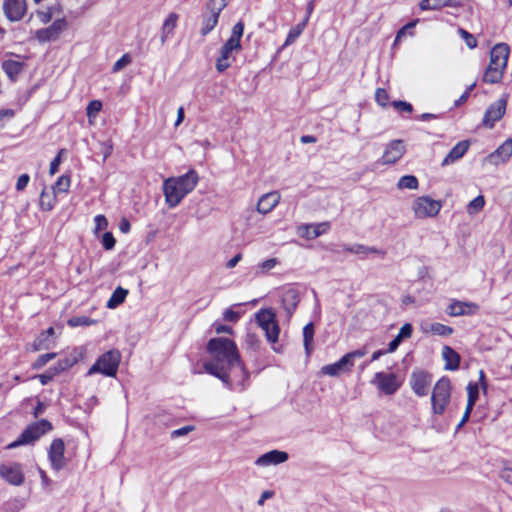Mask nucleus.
Returning a JSON list of instances; mask_svg holds the SVG:
<instances>
[{"label":"nucleus","instance_id":"nucleus-1","mask_svg":"<svg viewBox=\"0 0 512 512\" xmlns=\"http://www.w3.org/2000/svg\"><path fill=\"white\" fill-rule=\"evenodd\" d=\"M207 352L211 360L203 363L205 372L220 379L224 385L232 386L227 369L245 376V367L233 340L226 337L211 338L207 343Z\"/></svg>","mask_w":512,"mask_h":512},{"label":"nucleus","instance_id":"nucleus-2","mask_svg":"<svg viewBox=\"0 0 512 512\" xmlns=\"http://www.w3.org/2000/svg\"><path fill=\"white\" fill-rule=\"evenodd\" d=\"M199 181L198 174L191 169L179 177H171L164 181L163 192L169 207H176L182 199L194 190Z\"/></svg>","mask_w":512,"mask_h":512},{"label":"nucleus","instance_id":"nucleus-3","mask_svg":"<svg viewBox=\"0 0 512 512\" xmlns=\"http://www.w3.org/2000/svg\"><path fill=\"white\" fill-rule=\"evenodd\" d=\"M121 362V353L117 349H111L100 355L89 368L87 375L102 374L106 377H115Z\"/></svg>","mask_w":512,"mask_h":512},{"label":"nucleus","instance_id":"nucleus-4","mask_svg":"<svg viewBox=\"0 0 512 512\" xmlns=\"http://www.w3.org/2000/svg\"><path fill=\"white\" fill-rule=\"evenodd\" d=\"M451 381L447 376L440 378L432 391L431 395V408L434 415H442L451 398Z\"/></svg>","mask_w":512,"mask_h":512},{"label":"nucleus","instance_id":"nucleus-5","mask_svg":"<svg viewBox=\"0 0 512 512\" xmlns=\"http://www.w3.org/2000/svg\"><path fill=\"white\" fill-rule=\"evenodd\" d=\"M52 428V424L46 419L32 423L22 431V433L15 441L8 444L6 449H14L22 445L32 444L42 435L51 431Z\"/></svg>","mask_w":512,"mask_h":512},{"label":"nucleus","instance_id":"nucleus-6","mask_svg":"<svg viewBox=\"0 0 512 512\" xmlns=\"http://www.w3.org/2000/svg\"><path fill=\"white\" fill-rule=\"evenodd\" d=\"M227 6L226 0H208L205 5V12L201 15L200 34L208 35L218 24L221 12Z\"/></svg>","mask_w":512,"mask_h":512},{"label":"nucleus","instance_id":"nucleus-7","mask_svg":"<svg viewBox=\"0 0 512 512\" xmlns=\"http://www.w3.org/2000/svg\"><path fill=\"white\" fill-rule=\"evenodd\" d=\"M256 322L265 332L268 342L276 343L279 337L280 328L276 321V315L272 309H261L256 315Z\"/></svg>","mask_w":512,"mask_h":512},{"label":"nucleus","instance_id":"nucleus-8","mask_svg":"<svg viewBox=\"0 0 512 512\" xmlns=\"http://www.w3.org/2000/svg\"><path fill=\"white\" fill-rule=\"evenodd\" d=\"M441 209V203L428 196L418 197L413 203V211L417 218L436 216Z\"/></svg>","mask_w":512,"mask_h":512},{"label":"nucleus","instance_id":"nucleus-9","mask_svg":"<svg viewBox=\"0 0 512 512\" xmlns=\"http://www.w3.org/2000/svg\"><path fill=\"white\" fill-rule=\"evenodd\" d=\"M371 384L386 395H393L401 386L397 376L394 373L377 372L374 374Z\"/></svg>","mask_w":512,"mask_h":512},{"label":"nucleus","instance_id":"nucleus-10","mask_svg":"<svg viewBox=\"0 0 512 512\" xmlns=\"http://www.w3.org/2000/svg\"><path fill=\"white\" fill-rule=\"evenodd\" d=\"M431 382L432 375L424 370L414 371L410 377L411 389L419 397H423L428 394Z\"/></svg>","mask_w":512,"mask_h":512},{"label":"nucleus","instance_id":"nucleus-11","mask_svg":"<svg viewBox=\"0 0 512 512\" xmlns=\"http://www.w3.org/2000/svg\"><path fill=\"white\" fill-rule=\"evenodd\" d=\"M64 451V441L61 438L54 439L48 450V458L55 471H60L66 466Z\"/></svg>","mask_w":512,"mask_h":512},{"label":"nucleus","instance_id":"nucleus-12","mask_svg":"<svg viewBox=\"0 0 512 512\" xmlns=\"http://www.w3.org/2000/svg\"><path fill=\"white\" fill-rule=\"evenodd\" d=\"M241 50V45H236L234 41H226L220 49V54L216 60V70L220 73L227 70L230 65V59H235L233 53Z\"/></svg>","mask_w":512,"mask_h":512},{"label":"nucleus","instance_id":"nucleus-13","mask_svg":"<svg viewBox=\"0 0 512 512\" xmlns=\"http://www.w3.org/2000/svg\"><path fill=\"white\" fill-rule=\"evenodd\" d=\"M67 22L64 18L55 20L49 27L38 29L35 37L40 43H46L58 39L61 32L66 28Z\"/></svg>","mask_w":512,"mask_h":512},{"label":"nucleus","instance_id":"nucleus-14","mask_svg":"<svg viewBox=\"0 0 512 512\" xmlns=\"http://www.w3.org/2000/svg\"><path fill=\"white\" fill-rule=\"evenodd\" d=\"M26 11V0H3V12L10 22L20 21Z\"/></svg>","mask_w":512,"mask_h":512},{"label":"nucleus","instance_id":"nucleus-15","mask_svg":"<svg viewBox=\"0 0 512 512\" xmlns=\"http://www.w3.org/2000/svg\"><path fill=\"white\" fill-rule=\"evenodd\" d=\"M0 476L14 486H20L24 482V473L20 463L0 465Z\"/></svg>","mask_w":512,"mask_h":512},{"label":"nucleus","instance_id":"nucleus-16","mask_svg":"<svg viewBox=\"0 0 512 512\" xmlns=\"http://www.w3.org/2000/svg\"><path fill=\"white\" fill-rule=\"evenodd\" d=\"M506 105L507 101L503 98L492 103L485 111L482 121L483 125L488 128H493L495 123L504 116Z\"/></svg>","mask_w":512,"mask_h":512},{"label":"nucleus","instance_id":"nucleus-17","mask_svg":"<svg viewBox=\"0 0 512 512\" xmlns=\"http://www.w3.org/2000/svg\"><path fill=\"white\" fill-rule=\"evenodd\" d=\"M479 309L480 306L475 302L453 299L447 308V313L453 317L472 316L478 313Z\"/></svg>","mask_w":512,"mask_h":512},{"label":"nucleus","instance_id":"nucleus-18","mask_svg":"<svg viewBox=\"0 0 512 512\" xmlns=\"http://www.w3.org/2000/svg\"><path fill=\"white\" fill-rule=\"evenodd\" d=\"M509 46L506 43L496 44L490 51V63L491 66L505 71L507 67L509 57Z\"/></svg>","mask_w":512,"mask_h":512},{"label":"nucleus","instance_id":"nucleus-19","mask_svg":"<svg viewBox=\"0 0 512 512\" xmlns=\"http://www.w3.org/2000/svg\"><path fill=\"white\" fill-rule=\"evenodd\" d=\"M404 153L405 147L403 142L401 140H393L384 150L381 162L385 165L394 164L403 156Z\"/></svg>","mask_w":512,"mask_h":512},{"label":"nucleus","instance_id":"nucleus-20","mask_svg":"<svg viewBox=\"0 0 512 512\" xmlns=\"http://www.w3.org/2000/svg\"><path fill=\"white\" fill-rule=\"evenodd\" d=\"M289 455L285 451L271 450L259 456L255 460V465L259 467H267L271 465H278L288 460Z\"/></svg>","mask_w":512,"mask_h":512},{"label":"nucleus","instance_id":"nucleus-21","mask_svg":"<svg viewBox=\"0 0 512 512\" xmlns=\"http://www.w3.org/2000/svg\"><path fill=\"white\" fill-rule=\"evenodd\" d=\"M511 156L512 138H508L488 156V160L494 165H500L506 163Z\"/></svg>","mask_w":512,"mask_h":512},{"label":"nucleus","instance_id":"nucleus-22","mask_svg":"<svg viewBox=\"0 0 512 512\" xmlns=\"http://www.w3.org/2000/svg\"><path fill=\"white\" fill-rule=\"evenodd\" d=\"M354 363L348 361L345 355H343L338 361L332 364L324 365L321 372L324 375L331 377H338L343 373L351 371Z\"/></svg>","mask_w":512,"mask_h":512},{"label":"nucleus","instance_id":"nucleus-23","mask_svg":"<svg viewBox=\"0 0 512 512\" xmlns=\"http://www.w3.org/2000/svg\"><path fill=\"white\" fill-rule=\"evenodd\" d=\"M281 196L277 191H272L262 195L257 203V211L260 214L271 212L280 202Z\"/></svg>","mask_w":512,"mask_h":512},{"label":"nucleus","instance_id":"nucleus-24","mask_svg":"<svg viewBox=\"0 0 512 512\" xmlns=\"http://www.w3.org/2000/svg\"><path fill=\"white\" fill-rule=\"evenodd\" d=\"M300 301V295L297 289L288 288L286 289L281 298L282 306L287 313L288 317H291L296 310Z\"/></svg>","mask_w":512,"mask_h":512},{"label":"nucleus","instance_id":"nucleus-25","mask_svg":"<svg viewBox=\"0 0 512 512\" xmlns=\"http://www.w3.org/2000/svg\"><path fill=\"white\" fill-rule=\"evenodd\" d=\"M469 146L470 142L468 140L458 142L443 159L441 166H448L461 159L468 151Z\"/></svg>","mask_w":512,"mask_h":512},{"label":"nucleus","instance_id":"nucleus-26","mask_svg":"<svg viewBox=\"0 0 512 512\" xmlns=\"http://www.w3.org/2000/svg\"><path fill=\"white\" fill-rule=\"evenodd\" d=\"M330 229L328 222H322L318 224L303 225L299 228L300 235L307 239H315L322 234L326 233Z\"/></svg>","mask_w":512,"mask_h":512},{"label":"nucleus","instance_id":"nucleus-27","mask_svg":"<svg viewBox=\"0 0 512 512\" xmlns=\"http://www.w3.org/2000/svg\"><path fill=\"white\" fill-rule=\"evenodd\" d=\"M343 250L353 253V254L361 255L363 257H366L368 254H371V253L378 254L382 257H384L386 255V251H384L382 249H378L373 246H366V245L358 244V243L352 244V245L344 244Z\"/></svg>","mask_w":512,"mask_h":512},{"label":"nucleus","instance_id":"nucleus-28","mask_svg":"<svg viewBox=\"0 0 512 512\" xmlns=\"http://www.w3.org/2000/svg\"><path fill=\"white\" fill-rule=\"evenodd\" d=\"M227 372L230 376V381H231L232 386H228V385H224V386L233 391H238V392L244 391L247 387L249 372L245 369V376H243V377L238 371H233V370L227 369Z\"/></svg>","mask_w":512,"mask_h":512},{"label":"nucleus","instance_id":"nucleus-29","mask_svg":"<svg viewBox=\"0 0 512 512\" xmlns=\"http://www.w3.org/2000/svg\"><path fill=\"white\" fill-rule=\"evenodd\" d=\"M461 0H422L419 3V8L422 11L426 10H439L443 7H459Z\"/></svg>","mask_w":512,"mask_h":512},{"label":"nucleus","instance_id":"nucleus-30","mask_svg":"<svg viewBox=\"0 0 512 512\" xmlns=\"http://www.w3.org/2000/svg\"><path fill=\"white\" fill-rule=\"evenodd\" d=\"M442 357L445 360V370L455 371L460 365V355L450 346H444Z\"/></svg>","mask_w":512,"mask_h":512},{"label":"nucleus","instance_id":"nucleus-31","mask_svg":"<svg viewBox=\"0 0 512 512\" xmlns=\"http://www.w3.org/2000/svg\"><path fill=\"white\" fill-rule=\"evenodd\" d=\"M24 63L12 59L4 60L2 62V69L11 80H16L18 75L22 72Z\"/></svg>","mask_w":512,"mask_h":512},{"label":"nucleus","instance_id":"nucleus-32","mask_svg":"<svg viewBox=\"0 0 512 512\" xmlns=\"http://www.w3.org/2000/svg\"><path fill=\"white\" fill-rule=\"evenodd\" d=\"M179 19L178 14L172 12L165 19L162 26L161 42L164 44L166 40L173 35L174 29L176 28L177 21Z\"/></svg>","mask_w":512,"mask_h":512},{"label":"nucleus","instance_id":"nucleus-33","mask_svg":"<svg viewBox=\"0 0 512 512\" xmlns=\"http://www.w3.org/2000/svg\"><path fill=\"white\" fill-rule=\"evenodd\" d=\"M127 295H128L127 289H124L122 287H117L113 291L109 300L107 301V307L109 309H115L116 307H118L120 304H122L125 301Z\"/></svg>","mask_w":512,"mask_h":512},{"label":"nucleus","instance_id":"nucleus-34","mask_svg":"<svg viewBox=\"0 0 512 512\" xmlns=\"http://www.w3.org/2000/svg\"><path fill=\"white\" fill-rule=\"evenodd\" d=\"M503 73L504 71L496 68V66L488 65L483 75V81L489 84L499 83L503 77Z\"/></svg>","mask_w":512,"mask_h":512},{"label":"nucleus","instance_id":"nucleus-35","mask_svg":"<svg viewBox=\"0 0 512 512\" xmlns=\"http://www.w3.org/2000/svg\"><path fill=\"white\" fill-rule=\"evenodd\" d=\"M307 25V18H304L302 22L298 23L294 27H292L286 37L285 46L291 45L294 43L297 38L302 34L303 30L305 29Z\"/></svg>","mask_w":512,"mask_h":512},{"label":"nucleus","instance_id":"nucleus-36","mask_svg":"<svg viewBox=\"0 0 512 512\" xmlns=\"http://www.w3.org/2000/svg\"><path fill=\"white\" fill-rule=\"evenodd\" d=\"M314 338V325L312 322L307 323L303 328V344L307 355L311 353L312 342Z\"/></svg>","mask_w":512,"mask_h":512},{"label":"nucleus","instance_id":"nucleus-37","mask_svg":"<svg viewBox=\"0 0 512 512\" xmlns=\"http://www.w3.org/2000/svg\"><path fill=\"white\" fill-rule=\"evenodd\" d=\"M418 186V179L414 175L402 176L397 183L398 189L416 190Z\"/></svg>","mask_w":512,"mask_h":512},{"label":"nucleus","instance_id":"nucleus-38","mask_svg":"<svg viewBox=\"0 0 512 512\" xmlns=\"http://www.w3.org/2000/svg\"><path fill=\"white\" fill-rule=\"evenodd\" d=\"M429 331L432 332L434 335L446 337V336H450L454 330L450 326L435 322V323L430 324Z\"/></svg>","mask_w":512,"mask_h":512},{"label":"nucleus","instance_id":"nucleus-39","mask_svg":"<svg viewBox=\"0 0 512 512\" xmlns=\"http://www.w3.org/2000/svg\"><path fill=\"white\" fill-rule=\"evenodd\" d=\"M70 187V177L68 175L60 176L53 185V193H66Z\"/></svg>","mask_w":512,"mask_h":512},{"label":"nucleus","instance_id":"nucleus-40","mask_svg":"<svg viewBox=\"0 0 512 512\" xmlns=\"http://www.w3.org/2000/svg\"><path fill=\"white\" fill-rule=\"evenodd\" d=\"M96 323V320L91 319L87 316H76L72 317L68 320L67 324L70 327H78V326H90Z\"/></svg>","mask_w":512,"mask_h":512},{"label":"nucleus","instance_id":"nucleus-41","mask_svg":"<svg viewBox=\"0 0 512 512\" xmlns=\"http://www.w3.org/2000/svg\"><path fill=\"white\" fill-rule=\"evenodd\" d=\"M244 32V23L238 21L232 28L231 35L228 41H234L236 45H241L240 40Z\"/></svg>","mask_w":512,"mask_h":512},{"label":"nucleus","instance_id":"nucleus-42","mask_svg":"<svg viewBox=\"0 0 512 512\" xmlns=\"http://www.w3.org/2000/svg\"><path fill=\"white\" fill-rule=\"evenodd\" d=\"M484 205H485L484 197L482 195H478L473 200H471L469 202V204L467 205V212L469 214H475V213L479 212L480 210H482Z\"/></svg>","mask_w":512,"mask_h":512},{"label":"nucleus","instance_id":"nucleus-43","mask_svg":"<svg viewBox=\"0 0 512 512\" xmlns=\"http://www.w3.org/2000/svg\"><path fill=\"white\" fill-rule=\"evenodd\" d=\"M54 202V197L47 194L43 189L40 195V208L43 211H50L54 207Z\"/></svg>","mask_w":512,"mask_h":512},{"label":"nucleus","instance_id":"nucleus-44","mask_svg":"<svg viewBox=\"0 0 512 512\" xmlns=\"http://www.w3.org/2000/svg\"><path fill=\"white\" fill-rule=\"evenodd\" d=\"M245 344L247 348L257 351L260 347L261 341L259 337L254 333H247L245 337Z\"/></svg>","mask_w":512,"mask_h":512},{"label":"nucleus","instance_id":"nucleus-45","mask_svg":"<svg viewBox=\"0 0 512 512\" xmlns=\"http://www.w3.org/2000/svg\"><path fill=\"white\" fill-rule=\"evenodd\" d=\"M56 356H57V354L54 353V352L42 354L33 363L32 368L33 369H40L44 365H46L50 360L54 359Z\"/></svg>","mask_w":512,"mask_h":512},{"label":"nucleus","instance_id":"nucleus-46","mask_svg":"<svg viewBox=\"0 0 512 512\" xmlns=\"http://www.w3.org/2000/svg\"><path fill=\"white\" fill-rule=\"evenodd\" d=\"M75 363V360H71L69 358H64L58 361V363L52 367V370L58 375L59 373L69 369Z\"/></svg>","mask_w":512,"mask_h":512},{"label":"nucleus","instance_id":"nucleus-47","mask_svg":"<svg viewBox=\"0 0 512 512\" xmlns=\"http://www.w3.org/2000/svg\"><path fill=\"white\" fill-rule=\"evenodd\" d=\"M458 32L470 49L477 47V40L472 34L463 28H459Z\"/></svg>","mask_w":512,"mask_h":512},{"label":"nucleus","instance_id":"nucleus-48","mask_svg":"<svg viewBox=\"0 0 512 512\" xmlns=\"http://www.w3.org/2000/svg\"><path fill=\"white\" fill-rule=\"evenodd\" d=\"M131 62H132L131 56L126 53L114 63V65L112 67V71L118 72V71L122 70L124 67H126L127 65H129Z\"/></svg>","mask_w":512,"mask_h":512},{"label":"nucleus","instance_id":"nucleus-49","mask_svg":"<svg viewBox=\"0 0 512 512\" xmlns=\"http://www.w3.org/2000/svg\"><path fill=\"white\" fill-rule=\"evenodd\" d=\"M468 399L471 402H475L479 396V385L475 382H470L467 386Z\"/></svg>","mask_w":512,"mask_h":512},{"label":"nucleus","instance_id":"nucleus-50","mask_svg":"<svg viewBox=\"0 0 512 512\" xmlns=\"http://www.w3.org/2000/svg\"><path fill=\"white\" fill-rule=\"evenodd\" d=\"M375 100L380 106H387L389 101V95L383 88H378L375 92Z\"/></svg>","mask_w":512,"mask_h":512},{"label":"nucleus","instance_id":"nucleus-51","mask_svg":"<svg viewBox=\"0 0 512 512\" xmlns=\"http://www.w3.org/2000/svg\"><path fill=\"white\" fill-rule=\"evenodd\" d=\"M48 339H49V337H46V334H40L34 341V344H33L34 350L39 351V350H43V349H48L49 348Z\"/></svg>","mask_w":512,"mask_h":512},{"label":"nucleus","instance_id":"nucleus-52","mask_svg":"<svg viewBox=\"0 0 512 512\" xmlns=\"http://www.w3.org/2000/svg\"><path fill=\"white\" fill-rule=\"evenodd\" d=\"M115 238L111 232H105L102 236V245L104 249L111 250L115 246Z\"/></svg>","mask_w":512,"mask_h":512},{"label":"nucleus","instance_id":"nucleus-53","mask_svg":"<svg viewBox=\"0 0 512 512\" xmlns=\"http://www.w3.org/2000/svg\"><path fill=\"white\" fill-rule=\"evenodd\" d=\"M102 109V103L99 100L91 101L87 106V115L91 117L92 115L97 114Z\"/></svg>","mask_w":512,"mask_h":512},{"label":"nucleus","instance_id":"nucleus-54","mask_svg":"<svg viewBox=\"0 0 512 512\" xmlns=\"http://www.w3.org/2000/svg\"><path fill=\"white\" fill-rule=\"evenodd\" d=\"M392 105L394 106L395 109L401 112L411 113L413 110V107L410 103L402 100L393 101Z\"/></svg>","mask_w":512,"mask_h":512},{"label":"nucleus","instance_id":"nucleus-55","mask_svg":"<svg viewBox=\"0 0 512 512\" xmlns=\"http://www.w3.org/2000/svg\"><path fill=\"white\" fill-rule=\"evenodd\" d=\"M278 263L276 258H269L259 264V269L262 273H266L269 270L273 269Z\"/></svg>","mask_w":512,"mask_h":512},{"label":"nucleus","instance_id":"nucleus-56","mask_svg":"<svg viewBox=\"0 0 512 512\" xmlns=\"http://www.w3.org/2000/svg\"><path fill=\"white\" fill-rule=\"evenodd\" d=\"M367 354V349L365 347L361 349H357L354 351H351L349 353H346L345 356L348 359L349 362L354 363V360L357 358H361Z\"/></svg>","mask_w":512,"mask_h":512},{"label":"nucleus","instance_id":"nucleus-57","mask_svg":"<svg viewBox=\"0 0 512 512\" xmlns=\"http://www.w3.org/2000/svg\"><path fill=\"white\" fill-rule=\"evenodd\" d=\"M193 430H194V426L187 425V426L181 427L179 429L173 430L170 434V437L172 439H175V438L187 435L188 433H190Z\"/></svg>","mask_w":512,"mask_h":512},{"label":"nucleus","instance_id":"nucleus-58","mask_svg":"<svg viewBox=\"0 0 512 512\" xmlns=\"http://www.w3.org/2000/svg\"><path fill=\"white\" fill-rule=\"evenodd\" d=\"M57 374L55 373L54 370H52V367L45 373L43 374H40L37 376V378L39 379L40 383L42 385H47L49 382H51L54 378V376H56Z\"/></svg>","mask_w":512,"mask_h":512},{"label":"nucleus","instance_id":"nucleus-59","mask_svg":"<svg viewBox=\"0 0 512 512\" xmlns=\"http://www.w3.org/2000/svg\"><path fill=\"white\" fill-rule=\"evenodd\" d=\"M29 181H30V176L28 174H26V173L21 174L18 177L17 182H16V186H15L16 190L23 191L27 187Z\"/></svg>","mask_w":512,"mask_h":512},{"label":"nucleus","instance_id":"nucleus-60","mask_svg":"<svg viewBox=\"0 0 512 512\" xmlns=\"http://www.w3.org/2000/svg\"><path fill=\"white\" fill-rule=\"evenodd\" d=\"M240 318L239 312L232 310L231 308L226 309L223 312V320L228 322H237Z\"/></svg>","mask_w":512,"mask_h":512},{"label":"nucleus","instance_id":"nucleus-61","mask_svg":"<svg viewBox=\"0 0 512 512\" xmlns=\"http://www.w3.org/2000/svg\"><path fill=\"white\" fill-rule=\"evenodd\" d=\"M500 477L512 484V463L505 465L500 471Z\"/></svg>","mask_w":512,"mask_h":512},{"label":"nucleus","instance_id":"nucleus-62","mask_svg":"<svg viewBox=\"0 0 512 512\" xmlns=\"http://www.w3.org/2000/svg\"><path fill=\"white\" fill-rule=\"evenodd\" d=\"M63 152H64V149H61L59 151V153L57 154V156L51 161L50 167H49V173L51 175H54L58 171L59 165L61 163V155Z\"/></svg>","mask_w":512,"mask_h":512},{"label":"nucleus","instance_id":"nucleus-63","mask_svg":"<svg viewBox=\"0 0 512 512\" xmlns=\"http://www.w3.org/2000/svg\"><path fill=\"white\" fill-rule=\"evenodd\" d=\"M94 222H95V230L96 231L104 230L108 226V221L104 215L95 216Z\"/></svg>","mask_w":512,"mask_h":512},{"label":"nucleus","instance_id":"nucleus-64","mask_svg":"<svg viewBox=\"0 0 512 512\" xmlns=\"http://www.w3.org/2000/svg\"><path fill=\"white\" fill-rule=\"evenodd\" d=\"M413 332V327L410 323H405L398 333L401 339L410 338Z\"/></svg>","mask_w":512,"mask_h":512}]
</instances>
